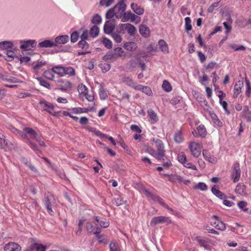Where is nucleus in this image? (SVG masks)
<instances>
[{"mask_svg": "<svg viewBox=\"0 0 251 251\" xmlns=\"http://www.w3.org/2000/svg\"><path fill=\"white\" fill-rule=\"evenodd\" d=\"M118 58L117 54L116 53H113L112 52L108 51L105 55L102 57V59L104 61L108 60H116Z\"/></svg>", "mask_w": 251, "mask_h": 251, "instance_id": "cd10ccee", "label": "nucleus"}, {"mask_svg": "<svg viewBox=\"0 0 251 251\" xmlns=\"http://www.w3.org/2000/svg\"><path fill=\"white\" fill-rule=\"evenodd\" d=\"M112 203L116 206H120L124 203V201L120 198H115L112 200Z\"/></svg>", "mask_w": 251, "mask_h": 251, "instance_id": "bf43d9fd", "label": "nucleus"}, {"mask_svg": "<svg viewBox=\"0 0 251 251\" xmlns=\"http://www.w3.org/2000/svg\"><path fill=\"white\" fill-rule=\"evenodd\" d=\"M79 37V34L77 31H74L71 35V41L72 43L76 42Z\"/></svg>", "mask_w": 251, "mask_h": 251, "instance_id": "052dcab7", "label": "nucleus"}, {"mask_svg": "<svg viewBox=\"0 0 251 251\" xmlns=\"http://www.w3.org/2000/svg\"><path fill=\"white\" fill-rule=\"evenodd\" d=\"M64 70L63 72L64 75H75V71L72 67H64Z\"/></svg>", "mask_w": 251, "mask_h": 251, "instance_id": "a18cd8bd", "label": "nucleus"}, {"mask_svg": "<svg viewBox=\"0 0 251 251\" xmlns=\"http://www.w3.org/2000/svg\"><path fill=\"white\" fill-rule=\"evenodd\" d=\"M52 71L54 73L57 74L60 76L64 75V67H61V66H56L52 68Z\"/></svg>", "mask_w": 251, "mask_h": 251, "instance_id": "c9c22d12", "label": "nucleus"}, {"mask_svg": "<svg viewBox=\"0 0 251 251\" xmlns=\"http://www.w3.org/2000/svg\"><path fill=\"white\" fill-rule=\"evenodd\" d=\"M100 29L97 25H93L90 30V35L93 38L97 37L99 34Z\"/></svg>", "mask_w": 251, "mask_h": 251, "instance_id": "7c9ffc66", "label": "nucleus"}, {"mask_svg": "<svg viewBox=\"0 0 251 251\" xmlns=\"http://www.w3.org/2000/svg\"><path fill=\"white\" fill-rule=\"evenodd\" d=\"M37 79L39 81V82H40V84L41 85H42L49 89H51L50 87V84L47 81L42 79L41 77H38Z\"/></svg>", "mask_w": 251, "mask_h": 251, "instance_id": "864d4df0", "label": "nucleus"}, {"mask_svg": "<svg viewBox=\"0 0 251 251\" xmlns=\"http://www.w3.org/2000/svg\"><path fill=\"white\" fill-rule=\"evenodd\" d=\"M13 43L10 41H3L0 42V49L5 50L8 48H12Z\"/></svg>", "mask_w": 251, "mask_h": 251, "instance_id": "f704fd0d", "label": "nucleus"}, {"mask_svg": "<svg viewBox=\"0 0 251 251\" xmlns=\"http://www.w3.org/2000/svg\"><path fill=\"white\" fill-rule=\"evenodd\" d=\"M39 104L43 106L44 110L46 111L49 113L54 117H59L60 116V112L54 111V106L53 104L50 103L45 100H41L39 102Z\"/></svg>", "mask_w": 251, "mask_h": 251, "instance_id": "f03ea898", "label": "nucleus"}, {"mask_svg": "<svg viewBox=\"0 0 251 251\" xmlns=\"http://www.w3.org/2000/svg\"><path fill=\"white\" fill-rule=\"evenodd\" d=\"M197 130L198 131V134L200 137L204 138L205 137L207 132L204 126L202 125H200L197 127Z\"/></svg>", "mask_w": 251, "mask_h": 251, "instance_id": "2f4dec72", "label": "nucleus"}, {"mask_svg": "<svg viewBox=\"0 0 251 251\" xmlns=\"http://www.w3.org/2000/svg\"><path fill=\"white\" fill-rule=\"evenodd\" d=\"M115 53L117 54L118 58L119 57H125L126 56L124 51L121 47H117L114 49Z\"/></svg>", "mask_w": 251, "mask_h": 251, "instance_id": "de8ad7c7", "label": "nucleus"}, {"mask_svg": "<svg viewBox=\"0 0 251 251\" xmlns=\"http://www.w3.org/2000/svg\"><path fill=\"white\" fill-rule=\"evenodd\" d=\"M196 188L202 191H205L207 189V186L203 182H199Z\"/></svg>", "mask_w": 251, "mask_h": 251, "instance_id": "338daca9", "label": "nucleus"}, {"mask_svg": "<svg viewBox=\"0 0 251 251\" xmlns=\"http://www.w3.org/2000/svg\"><path fill=\"white\" fill-rule=\"evenodd\" d=\"M139 32L144 37L147 38L150 35L149 28L145 25H141L139 27Z\"/></svg>", "mask_w": 251, "mask_h": 251, "instance_id": "f3484780", "label": "nucleus"}, {"mask_svg": "<svg viewBox=\"0 0 251 251\" xmlns=\"http://www.w3.org/2000/svg\"><path fill=\"white\" fill-rule=\"evenodd\" d=\"M202 154L205 159L209 162L214 164L217 162L216 158L213 156H211L207 151L203 150Z\"/></svg>", "mask_w": 251, "mask_h": 251, "instance_id": "b1692460", "label": "nucleus"}, {"mask_svg": "<svg viewBox=\"0 0 251 251\" xmlns=\"http://www.w3.org/2000/svg\"><path fill=\"white\" fill-rule=\"evenodd\" d=\"M152 141L155 144V147L157 148V151L159 153H161V155L165 158L166 160H168V159L165 156V150L164 149V144L161 140L158 139L153 138Z\"/></svg>", "mask_w": 251, "mask_h": 251, "instance_id": "423d86ee", "label": "nucleus"}, {"mask_svg": "<svg viewBox=\"0 0 251 251\" xmlns=\"http://www.w3.org/2000/svg\"><path fill=\"white\" fill-rule=\"evenodd\" d=\"M130 6L133 11L138 15H141L144 13V9L135 3H132Z\"/></svg>", "mask_w": 251, "mask_h": 251, "instance_id": "aec40b11", "label": "nucleus"}, {"mask_svg": "<svg viewBox=\"0 0 251 251\" xmlns=\"http://www.w3.org/2000/svg\"><path fill=\"white\" fill-rule=\"evenodd\" d=\"M99 224L101 227L104 228H107L109 226V221L105 219H104V220L101 219Z\"/></svg>", "mask_w": 251, "mask_h": 251, "instance_id": "680f3d73", "label": "nucleus"}, {"mask_svg": "<svg viewBox=\"0 0 251 251\" xmlns=\"http://www.w3.org/2000/svg\"><path fill=\"white\" fill-rule=\"evenodd\" d=\"M148 152L151 154L152 156L154 157L158 160L161 161L163 163V166L164 168H168L171 166H172V163L170 160H168L166 161L165 158H164L161 155V153H159L158 151H156L153 149L151 148H149L148 149Z\"/></svg>", "mask_w": 251, "mask_h": 251, "instance_id": "f257e3e1", "label": "nucleus"}, {"mask_svg": "<svg viewBox=\"0 0 251 251\" xmlns=\"http://www.w3.org/2000/svg\"><path fill=\"white\" fill-rule=\"evenodd\" d=\"M100 67L102 72L105 73L110 70L111 66L109 64L104 63H101L100 64Z\"/></svg>", "mask_w": 251, "mask_h": 251, "instance_id": "13d9d810", "label": "nucleus"}, {"mask_svg": "<svg viewBox=\"0 0 251 251\" xmlns=\"http://www.w3.org/2000/svg\"><path fill=\"white\" fill-rule=\"evenodd\" d=\"M174 140L176 143L178 144L183 142V138L180 131H177L175 133Z\"/></svg>", "mask_w": 251, "mask_h": 251, "instance_id": "e433bc0d", "label": "nucleus"}, {"mask_svg": "<svg viewBox=\"0 0 251 251\" xmlns=\"http://www.w3.org/2000/svg\"><path fill=\"white\" fill-rule=\"evenodd\" d=\"M78 91L80 94H83L84 95H87V93L88 91V88L86 87L85 85H84L82 83L78 85Z\"/></svg>", "mask_w": 251, "mask_h": 251, "instance_id": "4c0bfd02", "label": "nucleus"}, {"mask_svg": "<svg viewBox=\"0 0 251 251\" xmlns=\"http://www.w3.org/2000/svg\"><path fill=\"white\" fill-rule=\"evenodd\" d=\"M197 53H198V56L199 57L200 62L202 63H203L204 62H205L206 59V57L205 55V54H203L201 51H198Z\"/></svg>", "mask_w": 251, "mask_h": 251, "instance_id": "0e129e2a", "label": "nucleus"}, {"mask_svg": "<svg viewBox=\"0 0 251 251\" xmlns=\"http://www.w3.org/2000/svg\"><path fill=\"white\" fill-rule=\"evenodd\" d=\"M4 250L5 251H20L21 247L17 243L9 242L5 245Z\"/></svg>", "mask_w": 251, "mask_h": 251, "instance_id": "9d476101", "label": "nucleus"}, {"mask_svg": "<svg viewBox=\"0 0 251 251\" xmlns=\"http://www.w3.org/2000/svg\"><path fill=\"white\" fill-rule=\"evenodd\" d=\"M38 46L40 48H53L55 47V44L52 41L47 39L40 42Z\"/></svg>", "mask_w": 251, "mask_h": 251, "instance_id": "dca6fc26", "label": "nucleus"}, {"mask_svg": "<svg viewBox=\"0 0 251 251\" xmlns=\"http://www.w3.org/2000/svg\"><path fill=\"white\" fill-rule=\"evenodd\" d=\"M26 143L30 147V148L33 150L36 153H38L41 152L40 150L38 149L37 146L32 142H31L30 140L27 139L26 141Z\"/></svg>", "mask_w": 251, "mask_h": 251, "instance_id": "79ce46f5", "label": "nucleus"}, {"mask_svg": "<svg viewBox=\"0 0 251 251\" xmlns=\"http://www.w3.org/2000/svg\"><path fill=\"white\" fill-rule=\"evenodd\" d=\"M124 82L128 85L129 86L132 87L134 83L133 80L129 77H125L124 79Z\"/></svg>", "mask_w": 251, "mask_h": 251, "instance_id": "e2e57ef3", "label": "nucleus"}, {"mask_svg": "<svg viewBox=\"0 0 251 251\" xmlns=\"http://www.w3.org/2000/svg\"><path fill=\"white\" fill-rule=\"evenodd\" d=\"M24 130L26 132L27 134L29 135L30 138L32 139H36L38 134L35 130L32 128L25 127L24 128Z\"/></svg>", "mask_w": 251, "mask_h": 251, "instance_id": "a878e982", "label": "nucleus"}, {"mask_svg": "<svg viewBox=\"0 0 251 251\" xmlns=\"http://www.w3.org/2000/svg\"><path fill=\"white\" fill-rule=\"evenodd\" d=\"M46 246L42 244L38 243H33L29 247V251H45Z\"/></svg>", "mask_w": 251, "mask_h": 251, "instance_id": "a211bd4d", "label": "nucleus"}, {"mask_svg": "<svg viewBox=\"0 0 251 251\" xmlns=\"http://www.w3.org/2000/svg\"><path fill=\"white\" fill-rule=\"evenodd\" d=\"M93 107L90 108H81V107H75L72 110L75 114H79L82 113H87L89 111H92Z\"/></svg>", "mask_w": 251, "mask_h": 251, "instance_id": "bb28decb", "label": "nucleus"}, {"mask_svg": "<svg viewBox=\"0 0 251 251\" xmlns=\"http://www.w3.org/2000/svg\"><path fill=\"white\" fill-rule=\"evenodd\" d=\"M120 32L122 34L125 33V31L131 36L135 35L136 28L135 27L130 24H123L119 25Z\"/></svg>", "mask_w": 251, "mask_h": 251, "instance_id": "20e7f679", "label": "nucleus"}, {"mask_svg": "<svg viewBox=\"0 0 251 251\" xmlns=\"http://www.w3.org/2000/svg\"><path fill=\"white\" fill-rule=\"evenodd\" d=\"M114 16L117 19L121 18V15L116 13V11L115 10L113 7L110 8L106 12L105 15V18L106 19H111Z\"/></svg>", "mask_w": 251, "mask_h": 251, "instance_id": "ddd939ff", "label": "nucleus"}, {"mask_svg": "<svg viewBox=\"0 0 251 251\" xmlns=\"http://www.w3.org/2000/svg\"><path fill=\"white\" fill-rule=\"evenodd\" d=\"M100 231H95L94 232V234L96 235L97 239L99 243H103L104 244H107V240L106 238H103V234H100Z\"/></svg>", "mask_w": 251, "mask_h": 251, "instance_id": "393cba45", "label": "nucleus"}, {"mask_svg": "<svg viewBox=\"0 0 251 251\" xmlns=\"http://www.w3.org/2000/svg\"><path fill=\"white\" fill-rule=\"evenodd\" d=\"M72 84L69 81H64L62 84H60L59 89L62 91H66L72 89Z\"/></svg>", "mask_w": 251, "mask_h": 251, "instance_id": "412c9836", "label": "nucleus"}, {"mask_svg": "<svg viewBox=\"0 0 251 251\" xmlns=\"http://www.w3.org/2000/svg\"><path fill=\"white\" fill-rule=\"evenodd\" d=\"M102 43L107 49H110L112 47V42L106 37L103 38Z\"/></svg>", "mask_w": 251, "mask_h": 251, "instance_id": "6e6d98bb", "label": "nucleus"}, {"mask_svg": "<svg viewBox=\"0 0 251 251\" xmlns=\"http://www.w3.org/2000/svg\"><path fill=\"white\" fill-rule=\"evenodd\" d=\"M102 19L100 15L96 14L94 15L92 20L91 22L95 25H99L101 23Z\"/></svg>", "mask_w": 251, "mask_h": 251, "instance_id": "58836bf2", "label": "nucleus"}, {"mask_svg": "<svg viewBox=\"0 0 251 251\" xmlns=\"http://www.w3.org/2000/svg\"><path fill=\"white\" fill-rule=\"evenodd\" d=\"M148 115L151 120V123L154 124L158 121L157 116L152 109H150L148 111Z\"/></svg>", "mask_w": 251, "mask_h": 251, "instance_id": "473e14b6", "label": "nucleus"}, {"mask_svg": "<svg viewBox=\"0 0 251 251\" xmlns=\"http://www.w3.org/2000/svg\"><path fill=\"white\" fill-rule=\"evenodd\" d=\"M215 227L222 231L226 229V225L222 221L217 222V224L215 226Z\"/></svg>", "mask_w": 251, "mask_h": 251, "instance_id": "5fc2aeb1", "label": "nucleus"}, {"mask_svg": "<svg viewBox=\"0 0 251 251\" xmlns=\"http://www.w3.org/2000/svg\"><path fill=\"white\" fill-rule=\"evenodd\" d=\"M195 240H196L199 243L200 246L203 247L205 249L208 250H210V246L207 244V241L205 240L201 236H197L195 238Z\"/></svg>", "mask_w": 251, "mask_h": 251, "instance_id": "4be33fe9", "label": "nucleus"}, {"mask_svg": "<svg viewBox=\"0 0 251 251\" xmlns=\"http://www.w3.org/2000/svg\"><path fill=\"white\" fill-rule=\"evenodd\" d=\"M141 91L145 93L148 96H151L152 94L151 89L148 86H143L142 87H141Z\"/></svg>", "mask_w": 251, "mask_h": 251, "instance_id": "4d7b16f0", "label": "nucleus"}, {"mask_svg": "<svg viewBox=\"0 0 251 251\" xmlns=\"http://www.w3.org/2000/svg\"><path fill=\"white\" fill-rule=\"evenodd\" d=\"M229 46L231 48L234 50L235 51L244 50L246 49L245 47H244L243 45H240L239 46H237L236 44H231L229 45Z\"/></svg>", "mask_w": 251, "mask_h": 251, "instance_id": "603ef678", "label": "nucleus"}, {"mask_svg": "<svg viewBox=\"0 0 251 251\" xmlns=\"http://www.w3.org/2000/svg\"><path fill=\"white\" fill-rule=\"evenodd\" d=\"M231 177L234 182H237L239 180L241 176V170L239 163H235L231 169Z\"/></svg>", "mask_w": 251, "mask_h": 251, "instance_id": "39448f33", "label": "nucleus"}, {"mask_svg": "<svg viewBox=\"0 0 251 251\" xmlns=\"http://www.w3.org/2000/svg\"><path fill=\"white\" fill-rule=\"evenodd\" d=\"M100 98L101 100H105L107 98V95L104 88L103 83L100 84V88L99 90Z\"/></svg>", "mask_w": 251, "mask_h": 251, "instance_id": "72a5a7b5", "label": "nucleus"}, {"mask_svg": "<svg viewBox=\"0 0 251 251\" xmlns=\"http://www.w3.org/2000/svg\"><path fill=\"white\" fill-rule=\"evenodd\" d=\"M115 28V25L114 23L109 21H107L104 25L103 30L106 34H110L113 33V31Z\"/></svg>", "mask_w": 251, "mask_h": 251, "instance_id": "f8f14e48", "label": "nucleus"}, {"mask_svg": "<svg viewBox=\"0 0 251 251\" xmlns=\"http://www.w3.org/2000/svg\"><path fill=\"white\" fill-rule=\"evenodd\" d=\"M21 161L27 167H28L32 171L37 172V170L31 164V163L24 157H21Z\"/></svg>", "mask_w": 251, "mask_h": 251, "instance_id": "c85d7f7f", "label": "nucleus"}, {"mask_svg": "<svg viewBox=\"0 0 251 251\" xmlns=\"http://www.w3.org/2000/svg\"><path fill=\"white\" fill-rule=\"evenodd\" d=\"M244 86L243 80H239L234 85V96L237 97L241 92V89Z\"/></svg>", "mask_w": 251, "mask_h": 251, "instance_id": "2eb2a0df", "label": "nucleus"}, {"mask_svg": "<svg viewBox=\"0 0 251 251\" xmlns=\"http://www.w3.org/2000/svg\"><path fill=\"white\" fill-rule=\"evenodd\" d=\"M211 191L214 195L221 200H225L227 198L226 194L216 188L215 185L212 188Z\"/></svg>", "mask_w": 251, "mask_h": 251, "instance_id": "6ab92c4d", "label": "nucleus"}, {"mask_svg": "<svg viewBox=\"0 0 251 251\" xmlns=\"http://www.w3.org/2000/svg\"><path fill=\"white\" fill-rule=\"evenodd\" d=\"M78 45L79 48H81L82 49H85V50L88 49L89 47V45L86 41V40H81L80 41H79V42L78 43Z\"/></svg>", "mask_w": 251, "mask_h": 251, "instance_id": "3c124183", "label": "nucleus"}, {"mask_svg": "<svg viewBox=\"0 0 251 251\" xmlns=\"http://www.w3.org/2000/svg\"><path fill=\"white\" fill-rule=\"evenodd\" d=\"M247 203L244 201H240L238 203V206L239 208L244 211H247L248 210L247 208H246L247 206Z\"/></svg>", "mask_w": 251, "mask_h": 251, "instance_id": "69168bd1", "label": "nucleus"}, {"mask_svg": "<svg viewBox=\"0 0 251 251\" xmlns=\"http://www.w3.org/2000/svg\"><path fill=\"white\" fill-rule=\"evenodd\" d=\"M189 148L194 157H198L201 154V151L198 143L195 142H191L189 145Z\"/></svg>", "mask_w": 251, "mask_h": 251, "instance_id": "0eeeda50", "label": "nucleus"}, {"mask_svg": "<svg viewBox=\"0 0 251 251\" xmlns=\"http://www.w3.org/2000/svg\"><path fill=\"white\" fill-rule=\"evenodd\" d=\"M162 87L163 89L167 92H170L172 89L170 83L167 80H164L163 81Z\"/></svg>", "mask_w": 251, "mask_h": 251, "instance_id": "ea45409f", "label": "nucleus"}, {"mask_svg": "<svg viewBox=\"0 0 251 251\" xmlns=\"http://www.w3.org/2000/svg\"><path fill=\"white\" fill-rule=\"evenodd\" d=\"M158 45L159 49L162 52L169 53V48L167 43L163 39H161L158 41Z\"/></svg>", "mask_w": 251, "mask_h": 251, "instance_id": "5701e85b", "label": "nucleus"}, {"mask_svg": "<svg viewBox=\"0 0 251 251\" xmlns=\"http://www.w3.org/2000/svg\"><path fill=\"white\" fill-rule=\"evenodd\" d=\"M165 223L169 225L172 223V221L170 217L160 216L153 217L150 222V226H154L157 224Z\"/></svg>", "mask_w": 251, "mask_h": 251, "instance_id": "7ed1b4c3", "label": "nucleus"}, {"mask_svg": "<svg viewBox=\"0 0 251 251\" xmlns=\"http://www.w3.org/2000/svg\"><path fill=\"white\" fill-rule=\"evenodd\" d=\"M178 160L182 164H185L186 160V156L183 152L179 153L177 156Z\"/></svg>", "mask_w": 251, "mask_h": 251, "instance_id": "09e8293b", "label": "nucleus"}, {"mask_svg": "<svg viewBox=\"0 0 251 251\" xmlns=\"http://www.w3.org/2000/svg\"><path fill=\"white\" fill-rule=\"evenodd\" d=\"M185 27L187 31L192 29L191 20L190 17H187L185 18Z\"/></svg>", "mask_w": 251, "mask_h": 251, "instance_id": "37998d69", "label": "nucleus"}, {"mask_svg": "<svg viewBox=\"0 0 251 251\" xmlns=\"http://www.w3.org/2000/svg\"><path fill=\"white\" fill-rule=\"evenodd\" d=\"M111 35H112V37H113V38L114 39V40L117 43H120L122 41V38L119 34H118L116 33H112Z\"/></svg>", "mask_w": 251, "mask_h": 251, "instance_id": "774afa93", "label": "nucleus"}, {"mask_svg": "<svg viewBox=\"0 0 251 251\" xmlns=\"http://www.w3.org/2000/svg\"><path fill=\"white\" fill-rule=\"evenodd\" d=\"M124 1L125 0H119V1L113 7L116 13L121 15V17L126 7Z\"/></svg>", "mask_w": 251, "mask_h": 251, "instance_id": "6e6552de", "label": "nucleus"}, {"mask_svg": "<svg viewBox=\"0 0 251 251\" xmlns=\"http://www.w3.org/2000/svg\"><path fill=\"white\" fill-rule=\"evenodd\" d=\"M51 199L48 196H45L44 199L43 200V202L48 210L49 213L52 215L53 214V211L52 209L51 204Z\"/></svg>", "mask_w": 251, "mask_h": 251, "instance_id": "4468645a", "label": "nucleus"}, {"mask_svg": "<svg viewBox=\"0 0 251 251\" xmlns=\"http://www.w3.org/2000/svg\"><path fill=\"white\" fill-rule=\"evenodd\" d=\"M132 14V13L130 11H127V12H124L123 14V18H122L121 21L125 22L128 21L130 20V16Z\"/></svg>", "mask_w": 251, "mask_h": 251, "instance_id": "a19ab883", "label": "nucleus"}, {"mask_svg": "<svg viewBox=\"0 0 251 251\" xmlns=\"http://www.w3.org/2000/svg\"><path fill=\"white\" fill-rule=\"evenodd\" d=\"M86 227L87 231L89 233H93L95 232V227L93 225L92 223L90 222H88L86 224Z\"/></svg>", "mask_w": 251, "mask_h": 251, "instance_id": "49530a36", "label": "nucleus"}, {"mask_svg": "<svg viewBox=\"0 0 251 251\" xmlns=\"http://www.w3.org/2000/svg\"><path fill=\"white\" fill-rule=\"evenodd\" d=\"M69 40V37L67 35H61L57 36L54 39V43L55 44V47H58L59 45L65 44Z\"/></svg>", "mask_w": 251, "mask_h": 251, "instance_id": "9b49d317", "label": "nucleus"}, {"mask_svg": "<svg viewBox=\"0 0 251 251\" xmlns=\"http://www.w3.org/2000/svg\"><path fill=\"white\" fill-rule=\"evenodd\" d=\"M124 47L127 50L133 51L136 49L137 45L135 42H128L124 44Z\"/></svg>", "mask_w": 251, "mask_h": 251, "instance_id": "c756f323", "label": "nucleus"}, {"mask_svg": "<svg viewBox=\"0 0 251 251\" xmlns=\"http://www.w3.org/2000/svg\"><path fill=\"white\" fill-rule=\"evenodd\" d=\"M219 99H220V103L222 105L223 108L225 110L226 113L227 115H229L230 114V111L227 109V103L226 101H223L222 100L221 96H219Z\"/></svg>", "mask_w": 251, "mask_h": 251, "instance_id": "8fccbe9b", "label": "nucleus"}, {"mask_svg": "<svg viewBox=\"0 0 251 251\" xmlns=\"http://www.w3.org/2000/svg\"><path fill=\"white\" fill-rule=\"evenodd\" d=\"M166 176L169 177V180L170 182H172L173 183H175L176 181H178L180 183L183 182L185 184H188L190 183V180H184L182 178V177L176 175H165Z\"/></svg>", "mask_w": 251, "mask_h": 251, "instance_id": "1a4fd4ad", "label": "nucleus"}, {"mask_svg": "<svg viewBox=\"0 0 251 251\" xmlns=\"http://www.w3.org/2000/svg\"><path fill=\"white\" fill-rule=\"evenodd\" d=\"M53 72L52 71V69L51 70H46L45 71L43 75L44 76L48 79L53 80L54 78V75L53 74Z\"/></svg>", "mask_w": 251, "mask_h": 251, "instance_id": "c03bdc74", "label": "nucleus"}]
</instances>
